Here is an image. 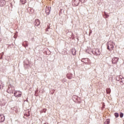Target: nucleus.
<instances>
[{
	"mask_svg": "<svg viewBox=\"0 0 124 124\" xmlns=\"http://www.w3.org/2000/svg\"><path fill=\"white\" fill-rule=\"evenodd\" d=\"M114 46H115V43L112 41H109L108 42V50L109 51H112L114 49Z\"/></svg>",
	"mask_w": 124,
	"mask_h": 124,
	"instance_id": "nucleus-1",
	"label": "nucleus"
},
{
	"mask_svg": "<svg viewBox=\"0 0 124 124\" xmlns=\"http://www.w3.org/2000/svg\"><path fill=\"white\" fill-rule=\"evenodd\" d=\"M81 62H84L85 64H91V62H90L89 58L82 59Z\"/></svg>",
	"mask_w": 124,
	"mask_h": 124,
	"instance_id": "nucleus-2",
	"label": "nucleus"
},
{
	"mask_svg": "<svg viewBox=\"0 0 124 124\" xmlns=\"http://www.w3.org/2000/svg\"><path fill=\"white\" fill-rule=\"evenodd\" d=\"M21 94L22 92L19 91L15 92L14 93L15 96H16V97H21Z\"/></svg>",
	"mask_w": 124,
	"mask_h": 124,
	"instance_id": "nucleus-3",
	"label": "nucleus"
},
{
	"mask_svg": "<svg viewBox=\"0 0 124 124\" xmlns=\"http://www.w3.org/2000/svg\"><path fill=\"white\" fill-rule=\"evenodd\" d=\"M6 4V1H5V0H0V6L1 7H3V6H4Z\"/></svg>",
	"mask_w": 124,
	"mask_h": 124,
	"instance_id": "nucleus-4",
	"label": "nucleus"
},
{
	"mask_svg": "<svg viewBox=\"0 0 124 124\" xmlns=\"http://www.w3.org/2000/svg\"><path fill=\"white\" fill-rule=\"evenodd\" d=\"M72 4L74 6H77L79 4V0H73Z\"/></svg>",
	"mask_w": 124,
	"mask_h": 124,
	"instance_id": "nucleus-5",
	"label": "nucleus"
},
{
	"mask_svg": "<svg viewBox=\"0 0 124 124\" xmlns=\"http://www.w3.org/2000/svg\"><path fill=\"white\" fill-rule=\"evenodd\" d=\"M4 120H5L4 115L2 114H0V123H2L3 122H4Z\"/></svg>",
	"mask_w": 124,
	"mask_h": 124,
	"instance_id": "nucleus-6",
	"label": "nucleus"
},
{
	"mask_svg": "<svg viewBox=\"0 0 124 124\" xmlns=\"http://www.w3.org/2000/svg\"><path fill=\"white\" fill-rule=\"evenodd\" d=\"M118 61L119 58L115 57L112 59V63H117V62H118Z\"/></svg>",
	"mask_w": 124,
	"mask_h": 124,
	"instance_id": "nucleus-7",
	"label": "nucleus"
},
{
	"mask_svg": "<svg viewBox=\"0 0 124 124\" xmlns=\"http://www.w3.org/2000/svg\"><path fill=\"white\" fill-rule=\"evenodd\" d=\"M35 25L36 26V27H38V26H39L40 25V22L39 20V19H35Z\"/></svg>",
	"mask_w": 124,
	"mask_h": 124,
	"instance_id": "nucleus-8",
	"label": "nucleus"
},
{
	"mask_svg": "<svg viewBox=\"0 0 124 124\" xmlns=\"http://www.w3.org/2000/svg\"><path fill=\"white\" fill-rule=\"evenodd\" d=\"M95 53L97 56H98V55H100V51H99V49H96L95 50Z\"/></svg>",
	"mask_w": 124,
	"mask_h": 124,
	"instance_id": "nucleus-9",
	"label": "nucleus"
},
{
	"mask_svg": "<svg viewBox=\"0 0 124 124\" xmlns=\"http://www.w3.org/2000/svg\"><path fill=\"white\" fill-rule=\"evenodd\" d=\"M72 54L73 56H75V55H76V50H75V49H73L72 50Z\"/></svg>",
	"mask_w": 124,
	"mask_h": 124,
	"instance_id": "nucleus-10",
	"label": "nucleus"
},
{
	"mask_svg": "<svg viewBox=\"0 0 124 124\" xmlns=\"http://www.w3.org/2000/svg\"><path fill=\"white\" fill-rule=\"evenodd\" d=\"M110 124V120L109 119H107L104 123V124Z\"/></svg>",
	"mask_w": 124,
	"mask_h": 124,
	"instance_id": "nucleus-11",
	"label": "nucleus"
},
{
	"mask_svg": "<svg viewBox=\"0 0 124 124\" xmlns=\"http://www.w3.org/2000/svg\"><path fill=\"white\" fill-rule=\"evenodd\" d=\"M106 92L108 93H111V89H110V88H107Z\"/></svg>",
	"mask_w": 124,
	"mask_h": 124,
	"instance_id": "nucleus-12",
	"label": "nucleus"
},
{
	"mask_svg": "<svg viewBox=\"0 0 124 124\" xmlns=\"http://www.w3.org/2000/svg\"><path fill=\"white\" fill-rule=\"evenodd\" d=\"M26 1H27V0H20V2H21V3H22V4H25Z\"/></svg>",
	"mask_w": 124,
	"mask_h": 124,
	"instance_id": "nucleus-13",
	"label": "nucleus"
},
{
	"mask_svg": "<svg viewBox=\"0 0 124 124\" xmlns=\"http://www.w3.org/2000/svg\"><path fill=\"white\" fill-rule=\"evenodd\" d=\"M120 83L121 84H124V78H122L120 79Z\"/></svg>",
	"mask_w": 124,
	"mask_h": 124,
	"instance_id": "nucleus-14",
	"label": "nucleus"
},
{
	"mask_svg": "<svg viewBox=\"0 0 124 124\" xmlns=\"http://www.w3.org/2000/svg\"><path fill=\"white\" fill-rule=\"evenodd\" d=\"M2 88H3V84L2 83L0 82V89H2Z\"/></svg>",
	"mask_w": 124,
	"mask_h": 124,
	"instance_id": "nucleus-15",
	"label": "nucleus"
},
{
	"mask_svg": "<svg viewBox=\"0 0 124 124\" xmlns=\"http://www.w3.org/2000/svg\"><path fill=\"white\" fill-rule=\"evenodd\" d=\"M114 116L115 118H118L119 117V113H114Z\"/></svg>",
	"mask_w": 124,
	"mask_h": 124,
	"instance_id": "nucleus-16",
	"label": "nucleus"
},
{
	"mask_svg": "<svg viewBox=\"0 0 124 124\" xmlns=\"http://www.w3.org/2000/svg\"><path fill=\"white\" fill-rule=\"evenodd\" d=\"M25 115L26 117H30V116H31V114H30V111H28V114H25Z\"/></svg>",
	"mask_w": 124,
	"mask_h": 124,
	"instance_id": "nucleus-17",
	"label": "nucleus"
},
{
	"mask_svg": "<svg viewBox=\"0 0 124 124\" xmlns=\"http://www.w3.org/2000/svg\"><path fill=\"white\" fill-rule=\"evenodd\" d=\"M120 118H123V117H124V113L121 112L120 114Z\"/></svg>",
	"mask_w": 124,
	"mask_h": 124,
	"instance_id": "nucleus-18",
	"label": "nucleus"
},
{
	"mask_svg": "<svg viewBox=\"0 0 124 124\" xmlns=\"http://www.w3.org/2000/svg\"><path fill=\"white\" fill-rule=\"evenodd\" d=\"M80 1H81V2L84 3L86 2V1H87V0H80Z\"/></svg>",
	"mask_w": 124,
	"mask_h": 124,
	"instance_id": "nucleus-19",
	"label": "nucleus"
},
{
	"mask_svg": "<svg viewBox=\"0 0 124 124\" xmlns=\"http://www.w3.org/2000/svg\"><path fill=\"white\" fill-rule=\"evenodd\" d=\"M46 111H47V109L46 108H44L43 109V112H44V113H46Z\"/></svg>",
	"mask_w": 124,
	"mask_h": 124,
	"instance_id": "nucleus-20",
	"label": "nucleus"
},
{
	"mask_svg": "<svg viewBox=\"0 0 124 124\" xmlns=\"http://www.w3.org/2000/svg\"><path fill=\"white\" fill-rule=\"evenodd\" d=\"M68 79H71V78H68Z\"/></svg>",
	"mask_w": 124,
	"mask_h": 124,
	"instance_id": "nucleus-21",
	"label": "nucleus"
},
{
	"mask_svg": "<svg viewBox=\"0 0 124 124\" xmlns=\"http://www.w3.org/2000/svg\"><path fill=\"white\" fill-rule=\"evenodd\" d=\"M48 10H49V8H47Z\"/></svg>",
	"mask_w": 124,
	"mask_h": 124,
	"instance_id": "nucleus-22",
	"label": "nucleus"
}]
</instances>
